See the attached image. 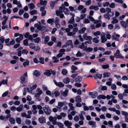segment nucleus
<instances>
[{
	"label": "nucleus",
	"mask_w": 128,
	"mask_h": 128,
	"mask_svg": "<svg viewBox=\"0 0 128 128\" xmlns=\"http://www.w3.org/2000/svg\"><path fill=\"white\" fill-rule=\"evenodd\" d=\"M36 93L35 94L34 96L36 98H39L41 94L42 93V91L41 90H40L39 88H38L36 90Z\"/></svg>",
	"instance_id": "f257e3e1"
},
{
	"label": "nucleus",
	"mask_w": 128,
	"mask_h": 128,
	"mask_svg": "<svg viewBox=\"0 0 128 128\" xmlns=\"http://www.w3.org/2000/svg\"><path fill=\"white\" fill-rule=\"evenodd\" d=\"M43 109L44 112L46 114L48 115L50 114V110L48 106L46 105Z\"/></svg>",
	"instance_id": "f03ea898"
},
{
	"label": "nucleus",
	"mask_w": 128,
	"mask_h": 128,
	"mask_svg": "<svg viewBox=\"0 0 128 128\" xmlns=\"http://www.w3.org/2000/svg\"><path fill=\"white\" fill-rule=\"evenodd\" d=\"M28 77L27 72H25L23 75H22L20 77V82L21 83L23 84L25 81L26 77Z\"/></svg>",
	"instance_id": "7ed1b4c3"
},
{
	"label": "nucleus",
	"mask_w": 128,
	"mask_h": 128,
	"mask_svg": "<svg viewBox=\"0 0 128 128\" xmlns=\"http://www.w3.org/2000/svg\"><path fill=\"white\" fill-rule=\"evenodd\" d=\"M87 47L86 44H85V42H82L81 44L79 45L78 48L83 50L85 51Z\"/></svg>",
	"instance_id": "20e7f679"
},
{
	"label": "nucleus",
	"mask_w": 128,
	"mask_h": 128,
	"mask_svg": "<svg viewBox=\"0 0 128 128\" xmlns=\"http://www.w3.org/2000/svg\"><path fill=\"white\" fill-rule=\"evenodd\" d=\"M64 8V4L62 5V7L59 8V10H57L56 11V13L57 15L58 16H59L60 14L62 13V10Z\"/></svg>",
	"instance_id": "39448f33"
},
{
	"label": "nucleus",
	"mask_w": 128,
	"mask_h": 128,
	"mask_svg": "<svg viewBox=\"0 0 128 128\" xmlns=\"http://www.w3.org/2000/svg\"><path fill=\"white\" fill-rule=\"evenodd\" d=\"M24 36L26 38H28L29 40L31 41H32L33 40L32 36L28 32H26L24 34Z\"/></svg>",
	"instance_id": "423d86ee"
},
{
	"label": "nucleus",
	"mask_w": 128,
	"mask_h": 128,
	"mask_svg": "<svg viewBox=\"0 0 128 128\" xmlns=\"http://www.w3.org/2000/svg\"><path fill=\"white\" fill-rule=\"evenodd\" d=\"M82 37L84 40H91L92 38L90 36H87L86 33H84L82 36Z\"/></svg>",
	"instance_id": "0eeeda50"
},
{
	"label": "nucleus",
	"mask_w": 128,
	"mask_h": 128,
	"mask_svg": "<svg viewBox=\"0 0 128 128\" xmlns=\"http://www.w3.org/2000/svg\"><path fill=\"white\" fill-rule=\"evenodd\" d=\"M53 81L55 84L59 87H62L64 86V84L62 82H57L55 80H54Z\"/></svg>",
	"instance_id": "6e6552de"
},
{
	"label": "nucleus",
	"mask_w": 128,
	"mask_h": 128,
	"mask_svg": "<svg viewBox=\"0 0 128 128\" xmlns=\"http://www.w3.org/2000/svg\"><path fill=\"white\" fill-rule=\"evenodd\" d=\"M66 104V102L64 101L62 102H59L58 103V106H56V108H57L60 109L64 105H65Z\"/></svg>",
	"instance_id": "1a4fd4ad"
},
{
	"label": "nucleus",
	"mask_w": 128,
	"mask_h": 128,
	"mask_svg": "<svg viewBox=\"0 0 128 128\" xmlns=\"http://www.w3.org/2000/svg\"><path fill=\"white\" fill-rule=\"evenodd\" d=\"M89 94L90 95L91 97L92 98H94L96 97L98 95V94L97 92H89Z\"/></svg>",
	"instance_id": "9d476101"
},
{
	"label": "nucleus",
	"mask_w": 128,
	"mask_h": 128,
	"mask_svg": "<svg viewBox=\"0 0 128 128\" xmlns=\"http://www.w3.org/2000/svg\"><path fill=\"white\" fill-rule=\"evenodd\" d=\"M86 112L84 111H81L80 112V114H79V116L80 118V119L82 120H84V118L83 116V115H85Z\"/></svg>",
	"instance_id": "9b49d317"
},
{
	"label": "nucleus",
	"mask_w": 128,
	"mask_h": 128,
	"mask_svg": "<svg viewBox=\"0 0 128 128\" xmlns=\"http://www.w3.org/2000/svg\"><path fill=\"white\" fill-rule=\"evenodd\" d=\"M66 44V45H67V46H70L71 48H73L72 42V40H67Z\"/></svg>",
	"instance_id": "f8f14e48"
},
{
	"label": "nucleus",
	"mask_w": 128,
	"mask_h": 128,
	"mask_svg": "<svg viewBox=\"0 0 128 128\" xmlns=\"http://www.w3.org/2000/svg\"><path fill=\"white\" fill-rule=\"evenodd\" d=\"M9 78V77H6L5 80H4L1 82H0V86H1L2 84H7L8 83V78Z\"/></svg>",
	"instance_id": "ddd939ff"
},
{
	"label": "nucleus",
	"mask_w": 128,
	"mask_h": 128,
	"mask_svg": "<svg viewBox=\"0 0 128 128\" xmlns=\"http://www.w3.org/2000/svg\"><path fill=\"white\" fill-rule=\"evenodd\" d=\"M23 36L22 34H20L19 35V37L17 38L16 39V41L18 42H19L21 40L23 39Z\"/></svg>",
	"instance_id": "4468645a"
},
{
	"label": "nucleus",
	"mask_w": 128,
	"mask_h": 128,
	"mask_svg": "<svg viewBox=\"0 0 128 128\" xmlns=\"http://www.w3.org/2000/svg\"><path fill=\"white\" fill-rule=\"evenodd\" d=\"M88 124L89 125L91 126L92 128H96V123L94 122L90 121L88 122Z\"/></svg>",
	"instance_id": "2eb2a0df"
},
{
	"label": "nucleus",
	"mask_w": 128,
	"mask_h": 128,
	"mask_svg": "<svg viewBox=\"0 0 128 128\" xmlns=\"http://www.w3.org/2000/svg\"><path fill=\"white\" fill-rule=\"evenodd\" d=\"M38 120L41 123H44L46 122V119L45 118L43 117H40L38 118Z\"/></svg>",
	"instance_id": "dca6fc26"
},
{
	"label": "nucleus",
	"mask_w": 128,
	"mask_h": 128,
	"mask_svg": "<svg viewBox=\"0 0 128 128\" xmlns=\"http://www.w3.org/2000/svg\"><path fill=\"white\" fill-rule=\"evenodd\" d=\"M68 92V90H65L64 92L61 90L60 91V94L66 97L67 95Z\"/></svg>",
	"instance_id": "f3484780"
},
{
	"label": "nucleus",
	"mask_w": 128,
	"mask_h": 128,
	"mask_svg": "<svg viewBox=\"0 0 128 128\" xmlns=\"http://www.w3.org/2000/svg\"><path fill=\"white\" fill-rule=\"evenodd\" d=\"M63 12L65 14L68 15L69 14L70 11L67 8H64V4Z\"/></svg>",
	"instance_id": "a211bd4d"
},
{
	"label": "nucleus",
	"mask_w": 128,
	"mask_h": 128,
	"mask_svg": "<svg viewBox=\"0 0 128 128\" xmlns=\"http://www.w3.org/2000/svg\"><path fill=\"white\" fill-rule=\"evenodd\" d=\"M75 100L76 102H80L82 101L80 96H76L75 98Z\"/></svg>",
	"instance_id": "6ab92c4d"
},
{
	"label": "nucleus",
	"mask_w": 128,
	"mask_h": 128,
	"mask_svg": "<svg viewBox=\"0 0 128 128\" xmlns=\"http://www.w3.org/2000/svg\"><path fill=\"white\" fill-rule=\"evenodd\" d=\"M94 35L96 36L97 38L98 39L99 38V37L98 36L100 35H101V33L100 32V31H97L95 32H93L92 33Z\"/></svg>",
	"instance_id": "aec40b11"
},
{
	"label": "nucleus",
	"mask_w": 128,
	"mask_h": 128,
	"mask_svg": "<svg viewBox=\"0 0 128 128\" xmlns=\"http://www.w3.org/2000/svg\"><path fill=\"white\" fill-rule=\"evenodd\" d=\"M114 55L116 58H124V56L120 53L118 54L115 53Z\"/></svg>",
	"instance_id": "412c9836"
},
{
	"label": "nucleus",
	"mask_w": 128,
	"mask_h": 128,
	"mask_svg": "<svg viewBox=\"0 0 128 128\" xmlns=\"http://www.w3.org/2000/svg\"><path fill=\"white\" fill-rule=\"evenodd\" d=\"M68 106L70 107V109L68 110L69 112L70 111V110H73L74 109V107L73 106V104L71 102L68 103Z\"/></svg>",
	"instance_id": "4be33fe9"
},
{
	"label": "nucleus",
	"mask_w": 128,
	"mask_h": 128,
	"mask_svg": "<svg viewBox=\"0 0 128 128\" xmlns=\"http://www.w3.org/2000/svg\"><path fill=\"white\" fill-rule=\"evenodd\" d=\"M52 71V69L48 70L46 71L44 73L45 75L49 76L51 75V71Z\"/></svg>",
	"instance_id": "5701e85b"
},
{
	"label": "nucleus",
	"mask_w": 128,
	"mask_h": 128,
	"mask_svg": "<svg viewBox=\"0 0 128 128\" xmlns=\"http://www.w3.org/2000/svg\"><path fill=\"white\" fill-rule=\"evenodd\" d=\"M100 38L101 40V42L102 43L104 42L107 40V39L105 38V36L104 35L101 34Z\"/></svg>",
	"instance_id": "b1692460"
},
{
	"label": "nucleus",
	"mask_w": 128,
	"mask_h": 128,
	"mask_svg": "<svg viewBox=\"0 0 128 128\" xmlns=\"http://www.w3.org/2000/svg\"><path fill=\"white\" fill-rule=\"evenodd\" d=\"M64 124L67 126H70L72 124V122H69L68 120H66L64 122Z\"/></svg>",
	"instance_id": "393cba45"
},
{
	"label": "nucleus",
	"mask_w": 128,
	"mask_h": 128,
	"mask_svg": "<svg viewBox=\"0 0 128 128\" xmlns=\"http://www.w3.org/2000/svg\"><path fill=\"white\" fill-rule=\"evenodd\" d=\"M54 20L53 18H49L47 20V22L49 24L52 25L53 24V23L54 22Z\"/></svg>",
	"instance_id": "a878e982"
},
{
	"label": "nucleus",
	"mask_w": 128,
	"mask_h": 128,
	"mask_svg": "<svg viewBox=\"0 0 128 128\" xmlns=\"http://www.w3.org/2000/svg\"><path fill=\"white\" fill-rule=\"evenodd\" d=\"M34 74L36 77H38L40 75V73L39 71L36 70L34 71Z\"/></svg>",
	"instance_id": "bb28decb"
},
{
	"label": "nucleus",
	"mask_w": 128,
	"mask_h": 128,
	"mask_svg": "<svg viewBox=\"0 0 128 128\" xmlns=\"http://www.w3.org/2000/svg\"><path fill=\"white\" fill-rule=\"evenodd\" d=\"M29 8L30 10H31L35 8V6L34 4L33 3H30L28 4Z\"/></svg>",
	"instance_id": "cd10ccee"
},
{
	"label": "nucleus",
	"mask_w": 128,
	"mask_h": 128,
	"mask_svg": "<svg viewBox=\"0 0 128 128\" xmlns=\"http://www.w3.org/2000/svg\"><path fill=\"white\" fill-rule=\"evenodd\" d=\"M52 93L53 94L54 96V95L56 97H57L59 96L60 94V93L59 91L58 90H56L54 92H52Z\"/></svg>",
	"instance_id": "c85d7f7f"
},
{
	"label": "nucleus",
	"mask_w": 128,
	"mask_h": 128,
	"mask_svg": "<svg viewBox=\"0 0 128 128\" xmlns=\"http://www.w3.org/2000/svg\"><path fill=\"white\" fill-rule=\"evenodd\" d=\"M86 30V27L83 28L78 31V32L80 34H82Z\"/></svg>",
	"instance_id": "c756f323"
},
{
	"label": "nucleus",
	"mask_w": 128,
	"mask_h": 128,
	"mask_svg": "<svg viewBox=\"0 0 128 128\" xmlns=\"http://www.w3.org/2000/svg\"><path fill=\"white\" fill-rule=\"evenodd\" d=\"M71 69L72 70V72L73 73L75 72L76 70L78 69V68L75 66L74 65H72L71 67Z\"/></svg>",
	"instance_id": "7c9ffc66"
},
{
	"label": "nucleus",
	"mask_w": 128,
	"mask_h": 128,
	"mask_svg": "<svg viewBox=\"0 0 128 128\" xmlns=\"http://www.w3.org/2000/svg\"><path fill=\"white\" fill-rule=\"evenodd\" d=\"M70 79L68 77H67L63 80V82L65 84H67L70 82Z\"/></svg>",
	"instance_id": "2f4dec72"
},
{
	"label": "nucleus",
	"mask_w": 128,
	"mask_h": 128,
	"mask_svg": "<svg viewBox=\"0 0 128 128\" xmlns=\"http://www.w3.org/2000/svg\"><path fill=\"white\" fill-rule=\"evenodd\" d=\"M82 80V78H81L79 76H77L75 80V81L76 82L79 83Z\"/></svg>",
	"instance_id": "473e14b6"
},
{
	"label": "nucleus",
	"mask_w": 128,
	"mask_h": 128,
	"mask_svg": "<svg viewBox=\"0 0 128 128\" xmlns=\"http://www.w3.org/2000/svg\"><path fill=\"white\" fill-rule=\"evenodd\" d=\"M36 27L37 29L39 30H41L42 29V28L41 25H38V24H36L34 25V27Z\"/></svg>",
	"instance_id": "72a5a7b5"
},
{
	"label": "nucleus",
	"mask_w": 128,
	"mask_h": 128,
	"mask_svg": "<svg viewBox=\"0 0 128 128\" xmlns=\"http://www.w3.org/2000/svg\"><path fill=\"white\" fill-rule=\"evenodd\" d=\"M120 24L122 26L124 27V28H126L128 26V25L125 23V22L123 21H122L120 22Z\"/></svg>",
	"instance_id": "f704fd0d"
},
{
	"label": "nucleus",
	"mask_w": 128,
	"mask_h": 128,
	"mask_svg": "<svg viewBox=\"0 0 128 128\" xmlns=\"http://www.w3.org/2000/svg\"><path fill=\"white\" fill-rule=\"evenodd\" d=\"M56 2H57L56 1H55L54 2L51 1L50 2V7L52 9L53 8L55 4V3H56Z\"/></svg>",
	"instance_id": "c9c22d12"
},
{
	"label": "nucleus",
	"mask_w": 128,
	"mask_h": 128,
	"mask_svg": "<svg viewBox=\"0 0 128 128\" xmlns=\"http://www.w3.org/2000/svg\"><path fill=\"white\" fill-rule=\"evenodd\" d=\"M30 48L34 49L35 48V45L33 43H31L28 44Z\"/></svg>",
	"instance_id": "e433bc0d"
},
{
	"label": "nucleus",
	"mask_w": 128,
	"mask_h": 128,
	"mask_svg": "<svg viewBox=\"0 0 128 128\" xmlns=\"http://www.w3.org/2000/svg\"><path fill=\"white\" fill-rule=\"evenodd\" d=\"M46 93L47 95H49L52 97L54 96L53 94L52 93V92L51 93L50 91L48 90H47L46 92Z\"/></svg>",
	"instance_id": "4c0bfd02"
},
{
	"label": "nucleus",
	"mask_w": 128,
	"mask_h": 128,
	"mask_svg": "<svg viewBox=\"0 0 128 128\" xmlns=\"http://www.w3.org/2000/svg\"><path fill=\"white\" fill-rule=\"evenodd\" d=\"M40 39L39 37H37L36 38L33 39L34 42L35 43H38L39 42Z\"/></svg>",
	"instance_id": "58836bf2"
},
{
	"label": "nucleus",
	"mask_w": 128,
	"mask_h": 128,
	"mask_svg": "<svg viewBox=\"0 0 128 128\" xmlns=\"http://www.w3.org/2000/svg\"><path fill=\"white\" fill-rule=\"evenodd\" d=\"M103 75L104 78L106 77H108L110 76V73L109 72H104L103 74Z\"/></svg>",
	"instance_id": "ea45409f"
},
{
	"label": "nucleus",
	"mask_w": 128,
	"mask_h": 128,
	"mask_svg": "<svg viewBox=\"0 0 128 128\" xmlns=\"http://www.w3.org/2000/svg\"><path fill=\"white\" fill-rule=\"evenodd\" d=\"M62 73L64 75H66L67 74L68 72L65 69H63L62 71Z\"/></svg>",
	"instance_id": "a19ab883"
},
{
	"label": "nucleus",
	"mask_w": 128,
	"mask_h": 128,
	"mask_svg": "<svg viewBox=\"0 0 128 128\" xmlns=\"http://www.w3.org/2000/svg\"><path fill=\"white\" fill-rule=\"evenodd\" d=\"M38 13L37 11L36 10H34L30 12V14L31 15H33L36 14Z\"/></svg>",
	"instance_id": "79ce46f5"
},
{
	"label": "nucleus",
	"mask_w": 128,
	"mask_h": 128,
	"mask_svg": "<svg viewBox=\"0 0 128 128\" xmlns=\"http://www.w3.org/2000/svg\"><path fill=\"white\" fill-rule=\"evenodd\" d=\"M93 50V49L92 48L89 47L87 48V47L85 51L87 52H92Z\"/></svg>",
	"instance_id": "37998d69"
},
{
	"label": "nucleus",
	"mask_w": 128,
	"mask_h": 128,
	"mask_svg": "<svg viewBox=\"0 0 128 128\" xmlns=\"http://www.w3.org/2000/svg\"><path fill=\"white\" fill-rule=\"evenodd\" d=\"M47 1L46 0L43 1L42 0H40V4L44 5H46L47 3Z\"/></svg>",
	"instance_id": "c03bdc74"
},
{
	"label": "nucleus",
	"mask_w": 128,
	"mask_h": 128,
	"mask_svg": "<svg viewBox=\"0 0 128 128\" xmlns=\"http://www.w3.org/2000/svg\"><path fill=\"white\" fill-rule=\"evenodd\" d=\"M74 21V18L73 16H72L70 18L68 22L69 24H71Z\"/></svg>",
	"instance_id": "a18cd8bd"
},
{
	"label": "nucleus",
	"mask_w": 128,
	"mask_h": 128,
	"mask_svg": "<svg viewBox=\"0 0 128 128\" xmlns=\"http://www.w3.org/2000/svg\"><path fill=\"white\" fill-rule=\"evenodd\" d=\"M42 51L44 53H47V54H51V52L48 51V49L47 48L43 49L42 50Z\"/></svg>",
	"instance_id": "49530a36"
},
{
	"label": "nucleus",
	"mask_w": 128,
	"mask_h": 128,
	"mask_svg": "<svg viewBox=\"0 0 128 128\" xmlns=\"http://www.w3.org/2000/svg\"><path fill=\"white\" fill-rule=\"evenodd\" d=\"M9 121L12 124H14L15 122V120L12 118H10L9 119Z\"/></svg>",
	"instance_id": "de8ad7c7"
},
{
	"label": "nucleus",
	"mask_w": 128,
	"mask_h": 128,
	"mask_svg": "<svg viewBox=\"0 0 128 128\" xmlns=\"http://www.w3.org/2000/svg\"><path fill=\"white\" fill-rule=\"evenodd\" d=\"M28 40L27 39L24 40L23 42L24 44L26 46H28Z\"/></svg>",
	"instance_id": "09e8293b"
},
{
	"label": "nucleus",
	"mask_w": 128,
	"mask_h": 128,
	"mask_svg": "<svg viewBox=\"0 0 128 128\" xmlns=\"http://www.w3.org/2000/svg\"><path fill=\"white\" fill-rule=\"evenodd\" d=\"M108 14V13H107L106 14H104V16L105 18L109 20L110 19V18Z\"/></svg>",
	"instance_id": "8fccbe9b"
},
{
	"label": "nucleus",
	"mask_w": 128,
	"mask_h": 128,
	"mask_svg": "<svg viewBox=\"0 0 128 128\" xmlns=\"http://www.w3.org/2000/svg\"><path fill=\"white\" fill-rule=\"evenodd\" d=\"M29 61L28 60H27L26 62H24L23 63V65L24 67H26L29 65Z\"/></svg>",
	"instance_id": "3c124183"
},
{
	"label": "nucleus",
	"mask_w": 128,
	"mask_h": 128,
	"mask_svg": "<svg viewBox=\"0 0 128 128\" xmlns=\"http://www.w3.org/2000/svg\"><path fill=\"white\" fill-rule=\"evenodd\" d=\"M40 60V63L42 64H44V58L42 57H40L39 58Z\"/></svg>",
	"instance_id": "603ef678"
},
{
	"label": "nucleus",
	"mask_w": 128,
	"mask_h": 128,
	"mask_svg": "<svg viewBox=\"0 0 128 128\" xmlns=\"http://www.w3.org/2000/svg\"><path fill=\"white\" fill-rule=\"evenodd\" d=\"M16 122L18 124H20L21 123V119L20 118L18 117L16 118Z\"/></svg>",
	"instance_id": "864d4df0"
},
{
	"label": "nucleus",
	"mask_w": 128,
	"mask_h": 128,
	"mask_svg": "<svg viewBox=\"0 0 128 128\" xmlns=\"http://www.w3.org/2000/svg\"><path fill=\"white\" fill-rule=\"evenodd\" d=\"M121 112L122 115L124 116V117L128 116V113L126 112L122 111Z\"/></svg>",
	"instance_id": "5fc2aeb1"
},
{
	"label": "nucleus",
	"mask_w": 128,
	"mask_h": 128,
	"mask_svg": "<svg viewBox=\"0 0 128 128\" xmlns=\"http://www.w3.org/2000/svg\"><path fill=\"white\" fill-rule=\"evenodd\" d=\"M50 39V38L48 36H47L44 39V41L46 44L47 43Z\"/></svg>",
	"instance_id": "6e6d98bb"
},
{
	"label": "nucleus",
	"mask_w": 128,
	"mask_h": 128,
	"mask_svg": "<svg viewBox=\"0 0 128 128\" xmlns=\"http://www.w3.org/2000/svg\"><path fill=\"white\" fill-rule=\"evenodd\" d=\"M109 66L108 64L104 65L102 66V68L103 69H106L109 68Z\"/></svg>",
	"instance_id": "4d7b16f0"
},
{
	"label": "nucleus",
	"mask_w": 128,
	"mask_h": 128,
	"mask_svg": "<svg viewBox=\"0 0 128 128\" xmlns=\"http://www.w3.org/2000/svg\"><path fill=\"white\" fill-rule=\"evenodd\" d=\"M111 88L113 90H115L116 89V84H112L111 85Z\"/></svg>",
	"instance_id": "13d9d810"
},
{
	"label": "nucleus",
	"mask_w": 128,
	"mask_h": 128,
	"mask_svg": "<svg viewBox=\"0 0 128 128\" xmlns=\"http://www.w3.org/2000/svg\"><path fill=\"white\" fill-rule=\"evenodd\" d=\"M57 118L56 117H54V120L52 121V124L53 125H56V124L58 122H57L56 121V120Z\"/></svg>",
	"instance_id": "bf43d9fd"
},
{
	"label": "nucleus",
	"mask_w": 128,
	"mask_h": 128,
	"mask_svg": "<svg viewBox=\"0 0 128 128\" xmlns=\"http://www.w3.org/2000/svg\"><path fill=\"white\" fill-rule=\"evenodd\" d=\"M76 56L77 57L82 56L83 55L80 51H78L76 54Z\"/></svg>",
	"instance_id": "052dcab7"
},
{
	"label": "nucleus",
	"mask_w": 128,
	"mask_h": 128,
	"mask_svg": "<svg viewBox=\"0 0 128 128\" xmlns=\"http://www.w3.org/2000/svg\"><path fill=\"white\" fill-rule=\"evenodd\" d=\"M40 48L38 46H35V48L34 49L36 52H38L40 51Z\"/></svg>",
	"instance_id": "680f3d73"
},
{
	"label": "nucleus",
	"mask_w": 128,
	"mask_h": 128,
	"mask_svg": "<svg viewBox=\"0 0 128 128\" xmlns=\"http://www.w3.org/2000/svg\"><path fill=\"white\" fill-rule=\"evenodd\" d=\"M90 22V20L87 18H86L83 20V22L84 24H88Z\"/></svg>",
	"instance_id": "e2e57ef3"
},
{
	"label": "nucleus",
	"mask_w": 128,
	"mask_h": 128,
	"mask_svg": "<svg viewBox=\"0 0 128 128\" xmlns=\"http://www.w3.org/2000/svg\"><path fill=\"white\" fill-rule=\"evenodd\" d=\"M5 40V38L3 36L0 38V43H3Z\"/></svg>",
	"instance_id": "0e129e2a"
},
{
	"label": "nucleus",
	"mask_w": 128,
	"mask_h": 128,
	"mask_svg": "<svg viewBox=\"0 0 128 128\" xmlns=\"http://www.w3.org/2000/svg\"><path fill=\"white\" fill-rule=\"evenodd\" d=\"M8 91H7L3 93L2 95V97H4L6 96L8 94Z\"/></svg>",
	"instance_id": "69168bd1"
},
{
	"label": "nucleus",
	"mask_w": 128,
	"mask_h": 128,
	"mask_svg": "<svg viewBox=\"0 0 128 128\" xmlns=\"http://www.w3.org/2000/svg\"><path fill=\"white\" fill-rule=\"evenodd\" d=\"M28 51L26 50H24L22 51V54H27L28 53Z\"/></svg>",
	"instance_id": "338daca9"
},
{
	"label": "nucleus",
	"mask_w": 128,
	"mask_h": 128,
	"mask_svg": "<svg viewBox=\"0 0 128 128\" xmlns=\"http://www.w3.org/2000/svg\"><path fill=\"white\" fill-rule=\"evenodd\" d=\"M78 28L77 27H76L74 28L73 29V32H74V34H76V32L78 31Z\"/></svg>",
	"instance_id": "774afa93"
}]
</instances>
